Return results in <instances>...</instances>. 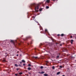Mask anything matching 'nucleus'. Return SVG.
<instances>
[{
  "instance_id": "nucleus-14",
  "label": "nucleus",
  "mask_w": 76,
  "mask_h": 76,
  "mask_svg": "<svg viewBox=\"0 0 76 76\" xmlns=\"http://www.w3.org/2000/svg\"><path fill=\"white\" fill-rule=\"evenodd\" d=\"M10 42H13V43H14V42L13 41V40H11L10 41Z\"/></svg>"
},
{
  "instance_id": "nucleus-32",
  "label": "nucleus",
  "mask_w": 76,
  "mask_h": 76,
  "mask_svg": "<svg viewBox=\"0 0 76 76\" xmlns=\"http://www.w3.org/2000/svg\"><path fill=\"white\" fill-rule=\"evenodd\" d=\"M20 64H22V62H20Z\"/></svg>"
},
{
  "instance_id": "nucleus-1",
  "label": "nucleus",
  "mask_w": 76,
  "mask_h": 76,
  "mask_svg": "<svg viewBox=\"0 0 76 76\" xmlns=\"http://www.w3.org/2000/svg\"><path fill=\"white\" fill-rule=\"evenodd\" d=\"M39 4H37L35 3H33L31 4L30 7H32V8L35 7V10L36 12H38V10H37L39 9Z\"/></svg>"
},
{
  "instance_id": "nucleus-13",
  "label": "nucleus",
  "mask_w": 76,
  "mask_h": 76,
  "mask_svg": "<svg viewBox=\"0 0 76 76\" xmlns=\"http://www.w3.org/2000/svg\"><path fill=\"white\" fill-rule=\"evenodd\" d=\"M22 62H23V63H25V61L24 60H22Z\"/></svg>"
},
{
  "instance_id": "nucleus-6",
  "label": "nucleus",
  "mask_w": 76,
  "mask_h": 76,
  "mask_svg": "<svg viewBox=\"0 0 76 76\" xmlns=\"http://www.w3.org/2000/svg\"><path fill=\"white\" fill-rule=\"evenodd\" d=\"M27 69L29 70H30L31 69V67H29L27 68Z\"/></svg>"
},
{
  "instance_id": "nucleus-2",
  "label": "nucleus",
  "mask_w": 76,
  "mask_h": 76,
  "mask_svg": "<svg viewBox=\"0 0 76 76\" xmlns=\"http://www.w3.org/2000/svg\"><path fill=\"white\" fill-rule=\"evenodd\" d=\"M45 3H50V0H46Z\"/></svg>"
},
{
  "instance_id": "nucleus-24",
  "label": "nucleus",
  "mask_w": 76,
  "mask_h": 76,
  "mask_svg": "<svg viewBox=\"0 0 76 76\" xmlns=\"http://www.w3.org/2000/svg\"><path fill=\"white\" fill-rule=\"evenodd\" d=\"M59 57V56H57V57H56V58H58Z\"/></svg>"
},
{
  "instance_id": "nucleus-37",
  "label": "nucleus",
  "mask_w": 76,
  "mask_h": 76,
  "mask_svg": "<svg viewBox=\"0 0 76 76\" xmlns=\"http://www.w3.org/2000/svg\"><path fill=\"white\" fill-rule=\"evenodd\" d=\"M53 1H55V0H53Z\"/></svg>"
},
{
  "instance_id": "nucleus-35",
  "label": "nucleus",
  "mask_w": 76,
  "mask_h": 76,
  "mask_svg": "<svg viewBox=\"0 0 76 76\" xmlns=\"http://www.w3.org/2000/svg\"><path fill=\"white\" fill-rule=\"evenodd\" d=\"M19 53V51L17 52V53Z\"/></svg>"
},
{
  "instance_id": "nucleus-10",
  "label": "nucleus",
  "mask_w": 76,
  "mask_h": 76,
  "mask_svg": "<svg viewBox=\"0 0 76 76\" xmlns=\"http://www.w3.org/2000/svg\"><path fill=\"white\" fill-rule=\"evenodd\" d=\"M33 58H34L36 59L37 58H38V57H34Z\"/></svg>"
},
{
  "instance_id": "nucleus-12",
  "label": "nucleus",
  "mask_w": 76,
  "mask_h": 76,
  "mask_svg": "<svg viewBox=\"0 0 76 76\" xmlns=\"http://www.w3.org/2000/svg\"><path fill=\"white\" fill-rule=\"evenodd\" d=\"M43 67L42 66H40V68L41 69H42L43 68Z\"/></svg>"
},
{
  "instance_id": "nucleus-27",
  "label": "nucleus",
  "mask_w": 76,
  "mask_h": 76,
  "mask_svg": "<svg viewBox=\"0 0 76 76\" xmlns=\"http://www.w3.org/2000/svg\"><path fill=\"white\" fill-rule=\"evenodd\" d=\"M60 34H58V35H57V36H58H58H60Z\"/></svg>"
},
{
  "instance_id": "nucleus-7",
  "label": "nucleus",
  "mask_w": 76,
  "mask_h": 76,
  "mask_svg": "<svg viewBox=\"0 0 76 76\" xmlns=\"http://www.w3.org/2000/svg\"><path fill=\"white\" fill-rule=\"evenodd\" d=\"M44 76H48V74H44Z\"/></svg>"
},
{
  "instance_id": "nucleus-33",
  "label": "nucleus",
  "mask_w": 76,
  "mask_h": 76,
  "mask_svg": "<svg viewBox=\"0 0 76 76\" xmlns=\"http://www.w3.org/2000/svg\"><path fill=\"white\" fill-rule=\"evenodd\" d=\"M19 56L18 55V54L17 55V56Z\"/></svg>"
},
{
  "instance_id": "nucleus-21",
  "label": "nucleus",
  "mask_w": 76,
  "mask_h": 76,
  "mask_svg": "<svg viewBox=\"0 0 76 76\" xmlns=\"http://www.w3.org/2000/svg\"><path fill=\"white\" fill-rule=\"evenodd\" d=\"M70 38H73V36H71Z\"/></svg>"
},
{
  "instance_id": "nucleus-28",
  "label": "nucleus",
  "mask_w": 76,
  "mask_h": 76,
  "mask_svg": "<svg viewBox=\"0 0 76 76\" xmlns=\"http://www.w3.org/2000/svg\"><path fill=\"white\" fill-rule=\"evenodd\" d=\"M15 76H18V75L17 74H15Z\"/></svg>"
},
{
  "instance_id": "nucleus-4",
  "label": "nucleus",
  "mask_w": 76,
  "mask_h": 76,
  "mask_svg": "<svg viewBox=\"0 0 76 76\" xmlns=\"http://www.w3.org/2000/svg\"><path fill=\"white\" fill-rule=\"evenodd\" d=\"M29 38H31V36H30L28 37L25 40H27Z\"/></svg>"
},
{
  "instance_id": "nucleus-41",
  "label": "nucleus",
  "mask_w": 76,
  "mask_h": 76,
  "mask_svg": "<svg viewBox=\"0 0 76 76\" xmlns=\"http://www.w3.org/2000/svg\"><path fill=\"white\" fill-rule=\"evenodd\" d=\"M28 45H29V43H28Z\"/></svg>"
},
{
  "instance_id": "nucleus-5",
  "label": "nucleus",
  "mask_w": 76,
  "mask_h": 76,
  "mask_svg": "<svg viewBox=\"0 0 76 76\" xmlns=\"http://www.w3.org/2000/svg\"><path fill=\"white\" fill-rule=\"evenodd\" d=\"M70 42L71 44H73V40H70Z\"/></svg>"
},
{
  "instance_id": "nucleus-3",
  "label": "nucleus",
  "mask_w": 76,
  "mask_h": 76,
  "mask_svg": "<svg viewBox=\"0 0 76 76\" xmlns=\"http://www.w3.org/2000/svg\"><path fill=\"white\" fill-rule=\"evenodd\" d=\"M39 73L40 74H44V73H45V72L43 71H42L41 72H39Z\"/></svg>"
},
{
  "instance_id": "nucleus-42",
  "label": "nucleus",
  "mask_w": 76,
  "mask_h": 76,
  "mask_svg": "<svg viewBox=\"0 0 76 76\" xmlns=\"http://www.w3.org/2000/svg\"><path fill=\"white\" fill-rule=\"evenodd\" d=\"M59 55H60V53H59Z\"/></svg>"
},
{
  "instance_id": "nucleus-40",
  "label": "nucleus",
  "mask_w": 76,
  "mask_h": 76,
  "mask_svg": "<svg viewBox=\"0 0 76 76\" xmlns=\"http://www.w3.org/2000/svg\"><path fill=\"white\" fill-rule=\"evenodd\" d=\"M35 50H36V48H35Z\"/></svg>"
},
{
  "instance_id": "nucleus-38",
  "label": "nucleus",
  "mask_w": 76,
  "mask_h": 76,
  "mask_svg": "<svg viewBox=\"0 0 76 76\" xmlns=\"http://www.w3.org/2000/svg\"><path fill=\"white\" fill-rule=\"evenodd\" d=\"M30 44H32V42H31Z\"/></svg>"
},
{
  "instance_id": "nucleus-15",
  "label": "nucleus",
  "mask_w": 76,
  "mask_h": 76,
  "mask_svg": "<svg viewBox=\"0 0 76 76\" xmlns=\"http://www.w3.org/2000/svg\"><path fill=\"white\" fill-rule=\"evenodd\" d=\"M46 9H49V7L47 6L46 7Z\"/></svg>"
},
{
  "instance_id": "nucleus-17",
  "label": "nucleus",
  "mask_w": 76,
  "mask_h": 76,
  "mask_svg": "<svg viewBox=\"0 0 76 76\" xmlns=\"http://www.w3.org/2000/svg\"><path fill=\"white\" fill-rule=\"evenodd\" d=\"M19 74L20 75H22V72H20L19 73Z\"/></svg>"
},
{
  "instance_id": "nucleus-11",
  "label": "nucleus",
  "mask_w": 76,
  "mask_h": 76,
  "mask_svg": "<svg viewBox=\"0 0 76 76\" xmlns=\"http://www.w3.org/2000/svg\"><path fill=\"white\" fill-rule=\"evenodd\" d=\"M61 37H63V36H64V34H61Z\"/></svg>"
},
{
  "instance_id": "nucleus-34",
  "label": "nucleus",
  "mask_w": 76,
  "mask_h": 76,
  "mask_svg": "<svg viewBox=\"0 0 76 76\" xmlns=\"http://www.w3.org/2000/svg\"><path fill=\"white\" fill-rule=\"evenodd\" d=\"M7 54V53H5V54Z\"/></svg>"
},
{
  "instance_id": "nucleus-19",
  "label": "nucleus",
  "mask_w": 76,
  "mask_h": 76,
  "mask_svg": "<svg viewBox=\"0 0 76 76\" xmlns=\"http://www.w3.org/2000/svg\"><path fill=\"white\" fill-rule=\"evenodd\" d=\"M45 31L47 32V29H45Z\"/></svg>"
},
{
  "instance_id": "nucleus-26",
  "label": "nucleus",
  "mask_w": 76,
  "mask_h": 76,
  "mask_svg": "<svg viewBox=\"0 0 76 76\" xmlns=\"http://www.w3.org/2000/svg\"><path fill=\"white\" fill-rule=\"evenodd\" d=\"M28 74H29V75H31V73L30 72H28Z\"/></svg>"
},
{
  "instance_id": "nucleus-44",
  "label": "nucleus",
  "mask_w": 76,
  "mask_h": 76,
  "mask_svg": "<svg viewBox=\"0 0 76 76\" xmlns=\"http://www.w3.org/2000/svg\"><path fill=\"white\" fill-rule=\"evenodd\" d=\"M14 45H15V44L14 43Z\"/></svg>"
},
{
  "instance_id": "nucleus-16",
  "label": "nucleus",
  "mask_w": 76,
  "mask_h": 76,
  "mask_svg": "<svg viewBox=\"0 0 76 76\" xmlns=\"http://www.w3.org/2000/svg\"><path fill=\"white\" fill-rule=\"evenodd\" d=\"M52 69H55V67H54V66H53L52 67Z\"/></svg>"
},
{
  "instance_id": "nucleus-43",
  "label": "nucleus",
  "mask_w": 76,
  "mask_h": 76,
  "mask_svg": "<svg viewBox=\"0 0 76 76\" xmlns=\"http://www.w3.org/2000/svg\"><path fill=\"white\" fill-rule=\"evenodd\" d=\"M46 65H47V64H46Z\"/></svg>"
},
{
  "instance_id": "nucleus-23",
  "label": "nucleus",
  "mask_w": 76,
  "mask_h": 76,
  "mask_svg": "<svg viewBox=\"0 0 76 76\" xmlns=\"http://www.w3.org/2000/svg\"><path fill=\"white\" fill-rule=\"evenodd\" d=\"M28 66H31V64H28Z\"/></svg>"
},
{
  "instance_id": "nucleus-36",
  "label": "nucleus",
  "mask_w": 76,
  "mask_h": 76,
  "mask_svg": "<svg viewBox=\"0 0 76 76\" xmlns=\"http://www.w3.org/2000/svg\"><path fill=\"white\" fill-rule=\"evenodd\" d=\"M62 76H65V75H63Z\"/></svg>"
},
{
  "instance_id": "nucleus-39",
  "label": "nucleus",
  "mask_w": 76,
  "mask_h": 76,
  "mask_svg": "<svg viewBox=\"0 0 76 76\" xmlns=\"http://www.w3.org/2000/svg\"><path fill=\"white\" fill-rule=\"evenodd\" d=\"M60 46H61V45H60Z\"/></svg>"
},
{
  "instance_id": "nucleus-30",
  "label": "nucleus",
  "mask_w": 76,
  "mask_h": 76,
  "mask_svg": "<svg viewBox=\"0 0 76 76\" xmlns=\"http://www.w3.org/2000/svg\"><path fill=\"white\" fill-rule=\"evenodd\" d=\"M19 66H21V65L20 64H19Z\"/></svg>"
},
{
  "instance_id": "nucleus-18",
  "label": "nucleus",
  "mask_w": 76,
  "mask_h": 76,
  "mask_svg": "<svg viewBox=\"0 0 76 76\" xmlns=\"http://www.w3.org/2000/svg\"><path fill=\"white\" fill-rule=\"evenodd\" d=\"M42 9H40L39 10L40 11V12H41V11L42 10Z\"/></svg>"
},
{
  "instance_id": "nucleus-29",
  "label": "nucleus",
  "mask_w": 76,
  "mask_h": 76,
  "mask_svg": "<svg viewBox=\"0 0 76 76\" xmlns=\"http://www.w3.org/2000/svg\"><path fill=\"white\" fill-rule=\"evenodd\" d=\"M23 66H25V64H23Z\"/></svg>"
},
{
  "instance_id": "nucleus-22",
  "label": "nucleus",
  "mask_w": 76,
  "mask_h": 76,
  "mask_svg": "<svg viewBox=\"0 0 76 76\" xmlns=\"http://www.w3.org/2000/svg\"><path fill=\"white\" fill-rule=\"evenodd\" d=\"M60 68H62V66H60Z\"/></svg>"
},
{
  "instance_id": "nucleus-31",
  "label": "nucleus",
  "mask_w": 76,
  "mask_h": 76,
  "mask_svg": "<svg viewBox=\"0 0 76 76\" xmlns=\"http://www.w3.org/2000/svg\"><path fill=\"white\" fill-rule=\"evenodd\" d=\"M40 30H41V29H42V30H43V29H42V28H41H41H40Z\"/></svg>"
},
{
  "instance_id": "nucleus-8",
  "label": "nucleus",
  "mask_w": 76,
  "mask_h": 76,
  "mask_svg": "<svg viewBox=\"0 0 76 76\" xmlns=\"http://www.w3.org/2000/svg\"><path fill=\"white\" fill-rule=\"evenodd\" d=\"M60 73V72H58L57 73V75H59Z\"/></svg>"
},
{
  "instance_id": "nucleus-25",
  "label": "nucleus",
  "mask_w": 76,
  "mask_h": 76,
  "mask_svg": "<svg viewBox=\"0 0 76 76\" xmlns=\"http://www.w3.org/2000/svg\"><path fill=\"white\" fill-rule=\"evenodd\" d=\"M3 61H4V62L6 61V60L4 59V60H3Z\"/></svg>"
},
{
  "instance_id": "nucleus-9",
  "label": "nucleus",
  "mask_w": 76,
  "mask_h": 76,
  "mask_svg": "<svg viewBox=\"0 0 76 76\" xmlns=\"http://www.w3.org/2000/svg\"><path fill=\"white\" fill-rule=\"evenodd\" d=\"M15 66L16 67H18V66H19L18 65L16 64H15Z\"/></svg>"
},
{
  "instance_id": "nucleus-20",
  "label": "nucleus",
  "mask_w": 76,
  "mask_h": 76,
  "mask_svg": "<svg viewBox=\"0 0 76 76\" xmlns=\"http://www.w3.org/2000/svg\"><path fill=\"white\" fill-rule=\"evenodd\" d=\"M19 68H17V71H18V70H19Z\"/></svg>"
}]
</instances>
